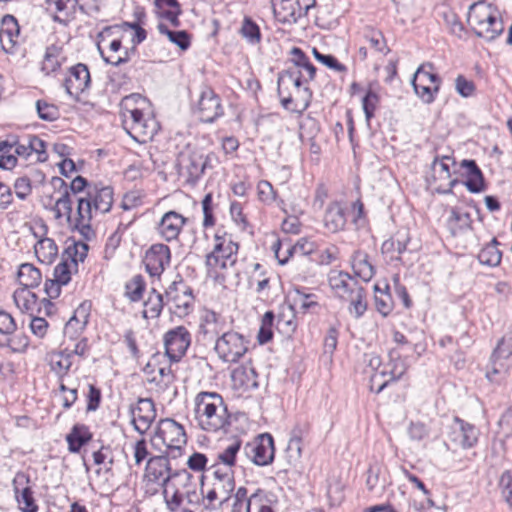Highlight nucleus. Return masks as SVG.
<instances>
[{
    "label": "nucleus",
    "instance_id": "55",
    "mask_svg": "<svg viewBox=\"0 0 512 512\" xmlns=\"http://www.w3.org/2000/svg\"><path fill=\"white\" fill-rule=\"evenodd\" d=\"M77 262L75 259L62 260L54 269V279L64 285L68 284L71 280V267H76Z\"/></svg>",
    "mask_w": 512,
    "mask_h": 512
},
{
    "label": "nucleus",
    "instance_id": "61",
    "mask_svg": "<svg viewBox=\"0 0 512 512\" xmlns=\"http://www.w3.org/2000/svg\"><path fill=\"white\" fill-rule=\"evenodd\" d=\"M499 487L501 489L502 498L508 504L509 509L512 511V475L511 472L504 471L499 479Z\"/></svg>",
    "mask_w": 512,
    "mask_h": 512
},
{
    "label": "nucleus",
    "instance_id": "27",
    "mask_svg": "<svg viewBox=\"0 0 512 512\" xmlns=\"http://www.w3.org/2000/svg\"><path fill=\"white\" fill-rule=\"evenodd\" d=\"M214 481L212 486L221 495V503L228 501L235 489L234 471L230 468H222L219 464L214 466Z\"/></svg>",
    "mask_w": 512,
    "mask_h": 512
},
{
    "label": "nucleus",
    "instance_id": "49",
    "mask_svg": "<svg viewBox=\"0 0 512 512\" xmlns=\"http://www.w3.org/2000/svg\"><path fill=\"white\" fill-rule=\"evenodd\" d=\"M364 39L376 52L387 54L390 50L381 31L369 28L364 32Z\"/></svg>",
    "mask_w": 512,
    "mask_h": 512
},
{
    "label": "nucleus",
    "instance_id": "34",
    "mask_svg": "<svg viewBox=\"0 0 512 512\" xmlns=\"http://www.w3.org/2000/svg\"><path fill=\"white\" fill-rule=\"evenodd\" d=\"M17 278L22 286L21 288L31 289L39 286L42 280V275L40 270L34 265L24 263L21 264L18 269Z\"/></svg>",
    "mask_w": 512,
    "mask_h": 512
},
{
    "label": "nucleus",
    "instance_id": "3",
    "mask_svg": "<svg viewBox=\"0 0 512 512\" xmlns=\"http://www.w3.org/2000/svg\"><path fill=\"white\" fill-rule=\"evenodd\" d=\"M195 418L201 429L217 432L229 425V413L222 396L216 392H200L195 397Z\"/></svg>",
    "mask_w": 512,
    "mask_h": 512
},
{
    "label": "nucleus",
    "instance_id": "48",
    "mask_svg": "<svg viewBox=\"0 0 512 512\" xmlns=\"http://www.w3.org/2000/svg\"><path fill=\"white\" fill-rule=\"evenodd\" d=\"M498 242L493 239L490 244L485 246L479 253L478 258L482 264L488 266H497L501 262L502 253L497 247Z\"/></svg>",
    "mask_w": 512,
    "mask_h": 512
},
{
    "label": "nucleus",
    "instance_id": "40",
    "mask_svg": "<svg viewBox=\"0 0 512 512\" xmlns=\"http://www.w3.org/2000/svg\"><path fill=\"white\" fill-rule=\"evenodd\" d=\"M374 303L376 310L384 317L388 316L394 307L392 296L389 293V285L382 289L378 284L374 285Z\"/></svg>",
    "mask_w": 512,
    "mask_h": 512
},
{
    "label": "nucleus",
    "instance_id": "59",
    "mask_svg": "<svg viewBox=\"0 0 512 512\" xmlns=\"http://www.w3.org/2000/svg\"><path fill=\"white\" fill-rule=\"evenodd\" d=\"M246 512H274L266 496L254 493L247 501Z\"/></svg>",
    "mask_w": 512,
    "mask_h": 512
},
{
    "label": "nucleus",
    "instance_id": "25",
    "mask_svg": "<svg viewBox=\"0 0 512 512\" xmlns=\"http://www.w3.org/2000/svg\"><path fill=\"white\" fill-rule=\"evenodd\" d=\"M460 168L464 170L462 174L466 178L464 185L469 192L477 194L486 190L484 175L475 160H462Z\"/></svg>",
    "mask_w": 512,
    "mask_h": 512
},
{
    "label": "nucleus",
    "instance_id": "54",
    "mask_svg": "<svg viewBox=\"0 0 512 512\" xmlns=\"http://www.w3.org/2000/svg\"><path fill=\"white\" fill-rule=\"evenodd\" d=\"M292 54L294 55L293 62L295 66L293 68H303L308 73V79L313 80L316 74L315 66L309 61V58L305 55V53L297 47L292 49Z\"/></svg>",
    "mask_w": 512,
    "mask_h": 512
},
{
    "label": "nucleus",
    "instance_id": "50",
    "mask_svg": "<svg viewBox=\"0 0 512 512\" xmlns=\"http://www.w3.org/2000/svg\"><path fill=\"white\" fill-rule=\"evenodd\" d=\"M145 280L142 275H135L125 285V295L133 302L139 301L145 290Z\"/></svg>",
    "mask_w": 512,
    "mask_h": 512
},
{
    "label": "nucleus",
    "instance_id": "12",
    "mask_svg": "<svg viewBox=\"0 0 512 512\" xmlns=\"http://www.w3.org/2000/svg\"><path fill=\"white\" fill-rule=\"evenodd\" d=\"M244 453L257 466L271 464L275 457L274 439L271 434L264 433L257 436L244 447Z\"/></svg>",
    "mask_w": 512,
    "mask_h": 512
},
{
    "label": "nucleus",
    "instance_id": "5",
    "mask_svg": "<svg viewBox=\"0 0 512 512\" xmlns=\"http://www.w3.org/2000/svg\"><path fill=\"white\" fill-rule=\"evenodd\" d=\"M214 247L205 257L207 277L217 283H223L226 279L223 271L233 267L237 261L238 243L234 242L231 236H214Z\"/></svg>",
    "mask_w": 512,
    "mask_h": 512
},
{
    "label": "nucleus",
    "instance_id": "37",
    "mask_svg": "<svg viewBox=\"0 0 512 512\" xmlns=\"http://www.w3.org/2000/svg\"><path fill=\"white\" fill-rule=\"evenodd\" d=\"M410 242L409 231L406 229L398 230L393 237L382 244L383 253L397 252L399 255L407 251Z\"/></svg>",
    "mask_w": 512,
    "mask_h": 512
},
{
    "label": "nucleus",
    "instance_id": "35",
    "mask_svg": "<svg viewBox=\"0 0 512 512\" xmlns=\"http://www.w3.org/2000/svg\"><path fill=\"white\" fill-rule=\"evenodd\" d=\"M344 301L349 302V312L355 318L362 317L367 310L366 292L361 285L356 286L353 291H350L349 296Z\"/></svg>",
    "mask_w": 512,
    "mask_h": 512
},
{
    "label": "nucleus",
    "instance_id": "29",
    "mask_svg": "<svg viewBox=\"0 0 512 512\" xmlns=\"http://www.w3.org/2000/svg\"><path fill=\"white\" fill-rule=\"evenodd\" d=\"M323 221L325 228L332 233L343 230L347 220L345 209L342 207L341 203H330L325 211Z\"/></svg>",
    "mask_w": 512,
    "mask_h": 512
},
{
    "label": "nucleus",
    "instance_id": "43",
    "mask_svg": "<svg viewBox=\"0 0 512 512\" xmlns=\"http://www.w3.org/2000/svg\"><path fill=\"white\" fill-rule=\"evenodd\" d=\"M163 307V295L157 292L155 289H152L148 299L144 302L143 317L146 319L158 318L163 310Z\"/></svg>",
    "mask_w": 512,
    "mask_h": 512
},
{
    "label": "nucleus",
    "instance_id": "45",
    "mask_svg": "<svg viewBox=\"0 0 512 512\" xmlns=\"http://www.w3.org/2000/svg\"><path fill=\"white\" fill-rule=\"evenodd\" d=\"M412 80L426 83V85L434 84V92H439L441 79L433 72V65L431 63L420 65L414 73Z\"/></svg>",
    "mask_w": 512,
    "mask_h": 512
},
{
    "label": "nucleus",
    "instance_id": "44",
    "mask_svg": "<svg viewBox=\"0 0 512 512\" xmlns=\"http://www.w3.org/2000/svg\"><path fill=\"white\" fill-rule=\"evenodd\" d=\"M157 28L161 34L166 35L170 42L177 45L181 50L185 51L190 47L191 37L187 31H172L163 23H159Z\"/></svg>",
    "mask_w": 512,
    "mask_h": 512
},
{
    "label": "nucleus",
    "instance_id": "46",
    "mask_svg": "<svg viewBox=\"0 0 512 512\" xmlns=\"http://www.w3.org/2000/svg\"><path fill=\"white\" fill-rule=\"evenodd\" d=\"M62 55V48L56 45H50L46 48L44 59L42 62V71L47 75L55 72L60 68V58Z\"/></svg>",
    "mask_w": 512,
    "mask_h": 512
},
{
    "label": "nucleus",
    "instance_id": "18",
    "mask_svg": "<svg viewBox=\"0 0 512 512\" xmlns=\"http://www.w3.org/2000/svg\"><path fill=\"white\" fill-rule=\"evenodd\" d=\"M131 424L141 435L145 434L156 418L155 404L151 398H139L130 406Z\"/></svg>",
    "mask_w": 512,
    "mask_h": 512
},
{
    "label": "nucleus",
    "instance_id": "42",
    "mask_svg": "<svg viewBox=\"0 0 512 512\" xmlns=\"http://www.w3.org/2000/svg\"><path fill=\"white\" fill-rule=\"evenodd\" d=\"M293 308H297L303 313H306L315 307L319 306L318 297L313 293H306L300 288H295L292 296Z\"/></svg>",
    "mask_w": 512,
    "mask_h": 512
},
{
    "label": "nucleus",
    "instance_id": "1",
    "mask_svg": "<svg viewBox=\"0 0 512 512\" xmlns=\"http://www.w3.org/2000/svg\"><path fill=\"white\" fill-rule=\"evenodd\" d=\"M51 184L59 193L52 207L55 219L65 218L72 230L78 231L85 239L94 236L92 220L98 215L108 213L113 205L114 192L111 186L93 184L85 190V195L77 198V209L73 213L67 183L60 177H53Z\"/></svg>",
    "mask_w": 512,
    "mask_h": 512
},
{
    "label": "nucleus",
    "instance_id": "56",
    "mask_svg": "<svg viewBox=\"0 0 512 512\" xmlns=\"http://www.w3.org/2000/svg\"><path fill=\"white\" fill-rule=\"evenodd\" d=\"M450 164L455 165L456 162L451 156L435 157L432 163V169L441 179H450Z\"/></svg>",
    "mask_w": 512,
    "mask_h": 512
},
{
    "label": "nucleus",
    "instance_id": "10",
    "mask_svg": "<svg viewBox=\"0 0 512 512\" xmlns=\"http://www.w3.org/2000/svg\"><path fill=\"white\" fill-rule=\"evenodd\" d=\"M167 303H172L175 313L179 316L188 315L194 304L192 288L177 275L176 279L168 286L165 292Z\"/></svg>",
    "mask_w": 512,
    "mask_h": 512
},
{
    "label": "nucleus",
    "instance_id": "28",
    "mask_svg": "<svg viewBox=\"0 0 512 512\" xmlns=\"http://www.w3.org/2000/svg\"><path fill=\"white\" fill-rule=\"evenodd\" d=\"M328 283L335 296L342 300L347 298L350 291H353V289L359 285L357 280L352 276L339 270L330 271L328 274Z\"/></svg>",
    "mask_w": 512,
    "mask_h": 512
},
{
    "label": "nucleus",
    "instance_id": "30",
    "mask_svg": "<svg viewBox=\"0 0 512 512\" xmlns=\"http://www.w3.org/2000/svg\"><path fill=\"white\" fill-rule=\"evenodd\" d=\"M351 263L355 275L364 282H369L375 275V267L366 252L362 250L355 251L352 255Z\"/></svg>",
    "mask_w": 512,
    "mask_h": 512
},
{
    "label": "nucleus",
    "instance_id": "4",
    "mask_svg": "<svg viewBox=\"0 0 512 512\" xmlns=\"http://www.w3.org/2000/svg\"><path fill=\"white\" fill-rule=\"evenodd\" d=\"M467 23L476 36L493 41L504 31L500 12L486 1H478L469 7Z\"/></svg>",
    "mask_w": 512,
    "mask_h": 512
},
{
    "label": "nucleus",
    "instance_id": "63",
    "mask_svg": "<svg viewBox=\"0 0 512 512\" xmlns=\"http://www.w3.org/2000/svg\"><path fill=\"white\" fill-rule=\"evenodd\" d=\"M411 84L414 88L417 96L426 104H431L434 102L436 94L438 92H434V86L430 87L426 85V83L418 82L415 80L411 81Z\"/></svg>",
    "mask_w": 512,
    "mask_h": 512
},
{
    "label": "nucleus",
    "instance_id": "53",
    "mask_svg": "<svg viewBox=\"0 0 512 512\" xmlns=\"http://www.w3.org/2000/svg\"><path fill=\"white\" fill-rule=\"evenodd\" d=\"M395 351H391L390 362L388 366L390 367L389 371H386L388 375H390L391 381L399 380L406 372L407 365L404 359H402L398 354L395 356Z\"/></svg>",
    "mask_w": 512,
    "mask_h": 512
},
{
    "label": "nucleus",
    "instance_id": "6",
    "mask_svg": "<svg viewBox=\"0 0 512 512\" xmlns=\"http://www.w3.org/2000/svg\"><path fill=\"white\" fill-rule=\"evenodd\" d=\"M158 441L166 447L171 459H177L182 455L187 442L184 427L171 418L161 419L152 439L154 445H157Z\"/></svg>",
    "mask_w": 512,
    "mask_h": 512
},
{
    "label": "nucleus",
    "instance_id": "22",
    "mask_svg": "<svg viewBox=\"0 0 512 512\" xmlns=\"http://www.w3.org/2000/svg\"><path fill=\"white\" fill-rule=\"evenodd\" d=\"M198 113L200 120L207 123H212L223 114L220 98L211 88L201 92Z\"/></svg>",
    "mask_w": 512,
    "mask_h": 512
},
{
    "label": "nucleus",
    "instance_id": "9",
    "mask_svg": "<svg viewBox=\"0 0 512 512\" xmlns=\"http://www.w3.org/2000/svg\"><path fill=\"white\" fill-rule=\"evenodd\" d=\"M512 332L504 335L498 342L490 358V368L486 377L490 382L500 383L512 365Z\"/></svg>",
    "mask_w": 512,
    "mask_h": 512
},
{
    "label": "nucleus",
    "instance_id": "58",
    "mask_svg": "<svg viewBox=\"0 0 512 512\" xmlns=\"http://www.w3.org/2000/svg\"><path fill=\"white\" fill-rule=\"evenodd\" d=\"M93 461L96 465H104L105 472H110L114 464L111 447L102 445L98 450L94 451Z\"/></svg>",
    "mask_w": 512,
    "mask_h": 512
},
{
    "label": "nucleus",
    "instance_id": "19",
    "mask_svg": "<svg viewBox=\"0 0 512 512\" xmlns=\"http://www.w3.org/2000/svg\"><path fill=\"white\" fill-rule=\"evenodd\" d=\"M187 223L188 218L177 211L170 210L162 215L155 229L162 240L166 242H173L179 239V236Z\"/></svg>",
    "mask_w": 512,
    "mask_h": 512
},
{
    "label": "nucleus",
    "instance_id": "33",
    "mask_svg": "<svg viewBox=\"0 0 512 512\" xmlns=\"http://www.w3.org/2000/svg\"><path fill=\"white\" fill-rule=\"evenodd\" d=\"M91 438L92 434L88 427L80 424L74 425L71 432L66 436L69 451L72 453H78Z\"/></svg>",
    "mask_w": 512,
    "mask_h": 512
},
{
    "label": "nucleus",
    "instance_id": "23",
    "mask_svg": "<svg viewBox=\"0 0 512 512\" xmlns=\"http://www.w3.org/2000/svg\"><path fill=\"white\" fill-rule=\"evenodd\" d=\"M91 83L88 67L83 63L72 66L69 75L65 80V89L70 96H79L85 92Z\"/></svg>",
    "mask_w": 512,
    "mask_h": 512
},
{
    "label": "nucleus",
    "instance_id": "11",
    "mask_svg": "<svg viewBox=\"0 0 512 512\" xmlns=\"http://www.w3.org/2000/svg\"><path fill=\"white\" fill-rule=\"evenodd\" d=\"M277 19L283 24H294L316 5V0H271Z\"/></svg>",
    "mask_w": 512,
    "mask_h": 512
},
{
    "label": "nucleus",
    "instance_id": "13",
    "mask_svg": "<svg viewBox=\"0 0 512 512\" xmlns=\"http://www.w3.org/2000/svg\"><path fill=\"white\" fill-rule=\"evenodd\" d=\"M165 354L171 362H178L191 344V334L185 326L168 330L163 336Z\"/></svg>",
    "mask_w": 512,
    "mask_h": 512
},
{
    "label": "nucleus",
    "instance_id": "38",
    "mask_svg": "<svg viewBox=\"0 0 512 512\" xmlns=\"http://www.w3.org/2000/svg\"><path fill=\"white\" fill-rule=\"evenodd\" d=\"M14 138L9 135L5 140L0 141V169L10 171L16 167L18 159L14 153Z\"/></svg>",
    "mask_w": 512,
    "mask_h": 512
},
{
    "label": "nucleus",
    "instance_id": "7",
    "mask_svg": "<svg viewBox=\"0 0 512 512\" xmlns=\"http://www.w3.org/2000/svg\"><path fill=\"white\" fill-rule=\"evenodd\" d=\"M250 341L239 332L230 330L216 339L214 351L218 358L229 364L238 363L248 352Z\"/></svg>",
    "mask_w": 512,
    "mask_h": 512
},
{
    "label": "nucleus",
    "instance_id": "39",
    "mask_svg": "<svg viewBox=\"0 0 512 512\" xmlns=\"http://www.w3.org/2000/svg\"><path fill=\"white\" fill-rule=\"evenodd\" d=\"M16 306L23 312L33 313L38 309L37 295L27 288H19L13 293Z\"/></svg>",
    "mask_w": 512,
    "mask_h": 512
},
{
    "label": "nucleus",
    "instance_id": "16",
    "mask_svg": "<svg viewBox=\"0 0 512 512\" xmlns=\"http://www.w3.org/2000/svg\"><path fill=\"white\" fill-rule=\"evenodd\" d=\"M479 434V430L473 424L456 416L449 427L448 439L462 449H470L477 444Z\"/></svg>",
    "mask_w": 512,
    "mask_h": 512
},
{
    "label": "nucleus",
    "instance_id": "52",
    "mask_svg": "<svg viewBox=\"0 0 512 512\" xmlns=\"http://www.w3.org/2000/svg\"><path fill=\"white\" fill-rule=\"evenodd\" d=\"M295 310L289 306L287 311H283L277 318V329L283 333L290 334L296 330Z\"/></svg>",
    "mask_w": 512,
    "mask_h": 512
},
{
    "label": "nucleus",
    "instance_id": "14",
    "mask_svg": "<svg viewBox=\"0 0 512 512\" xmlns=\"http://www.w3.org/2000/svg\"><path fill=\"white\" fill-rule=\"evenodd\" d=\"M172 490H179V495L195 508H198L204 498L202 489L193 475L186 469H180L175 475V480L169 485Z\"/></svg>",
    "mask_w": 512,
    "mask_h": 512
},
{
    "label": "nucleus",
    "instance_id": "2",
    "mask_svg": "<svg viewBox=\"0 0 512 512\" xmlns=\"http://www.w3.org/2000/svg\"><path fill=\"white\" fill-rule=\"evenodd\" d=\"M145 100L139 94H131L121 102L122 126L127 134L138 143H146L153 139L159 125L156 119L143 113L138 104Z\"/></svg>",
    "mask_w": 512,
    "mask_h": 512
},
{
    "label": "nucleus",
    "instance_id": "32",
    "mask_svg": "<svg viewBox=\"0 0 512 512\" xmlns=\"http://www.w3.org/2000/svg\"><path fill=\"white\" fill-rule=\"evenodd\" d=\"M289 86H293L297 93H303L301 91L303 86L301 70L290 67L279 74L277 88L278 95L282 96L283 92H285Z\"/></svg>",
    "mask_w": 512,
    "mask_h": 512
},
{
    "label": "nucleus",
    "instance_id": "36",
    "mask_svg": "<svg viewBox=\"0 0 512 512\" xmlns=\"http://www.w3.org/2000/svg\"><path fill=\"white\" fill-rule=\"evenodd\" d=\"M447 225L453 235L468 230L472 225L471 215L459 208H452L447 219Z\"/></svg>",
    "mask_w": 512,
    "mask_h": 512
},
{
    "label": "nucleus",
    "instance_id": "41",
    "mask_svg": "<svg viewBox=\"0 0 512 512\" xmlns=\"http://www.w3.org/2000/svg\"><path fill=\"white\" fill-rule=\"evenodd\" d=\"M50 366L51 370L62 381L72 366L71 353H68V349L66 348L58 353H53L51 355Z\"/></svg>",
    "mask_w": 512,
    "mask_h": 512
},
{
    "label": "nucleus",
    "instance_id": "21",
    "mask_svg": "<svg viewBox=\"0 0 512 512\" xmlns=\"http://www.w3.org/2000/svg\"><path fill=\"white\" fill-rule=\"evenodd\" d=\"M225 319L212 310H205L201 316L199 338L204 342H214L225 333Z\"/></svg>",
    "mask_w": 512,
    "mask_h": 512
},
{
    "label": "nucleus",
    "instance_id": "20",
    "mask_svg": "<svg viewBox=\"0 0 512 512\" xmlns=\"http://www.w3.org/2000/svg\"><path fill=\"white\" fill-rule=\"evenodd\" d=\"M12 486L20 510L22 512H38L39 507L30 486L29 475L22 471L17 472L13 478Z\"/></svg>",
    "mask_w": 512,
    "mask_h": 512
},
{
    "label": "nucleus",
    "instance_id": "57",
    "mask_svg": "<svg viewBox=\"0 0 512 512\" xmlns=\"http://www.w3.org/2000/svg\"><path fill=\"white\" fill-rule=\"evenodd\" d=\"M275 315L272 311H267L262 318L261 326L258 333V341L261 344L269 342L273 337L272 327Z\"/></svg>",
    "mask_w": 512,
    "mask_h": 512
},
{
    "label": "nucleus",
    "instance_id": "47",
    "mask_svg": "<svg viewBox=\"0 0 512 512\" xmlns=\"http://www.w3.org/2000/svg\"><path fill=\"white\" fill-rule=\"evenodd\" d=\"M242 441L238 438H234L221 452L218 454V460L220 464H223V468H230L235 465L236 457L241 449Z\"/></svg>",
    "mask_w": 512,
    "mask_h": 512
},
{
    "label": "nucleus",
    "instance_id": "51",
    "mask_svg": "<svg viewBox=\"0 0 512 512\" xmlns=\"http://www.w3.org/2000/svg\"><path fill=\"white\" fill-rule=\"evenodd\" d=\"M240 34L250 44H258L261 41L260 28L250 17H244Z\"/></svg>",
    "mask_w": 512,
    "mask_h": 512
},
{
    "label": "nucleus",
    "instance_id": "62",
    "mask_svg": "<svg viewBox=\"0 0 512 512\" xmlns=\"http://www.w3.org/2000/svg\"><path fill=\"white\" fill-rule=\"evenodd\" d=\"M379 100L378 94L371 89L368 90L366 95L363 97L362 108L367 121L374 117Z\"/></svg>",
    "mask_w": 512,
    "mask_h": 512
},
{
    "label": "nucleus",
    "instance_id": "64",
    "mask_svg": "<svg viewBox=\"0 0 512 512\" xmlns=\"http://www.w3.org/2000/svg\"><path fill=\"white\" fill-rule=\"evenodd\" d=\"M11 138H14V153L15 156L18 158L28 159L29 156L32 155L29 135L23 138H20L17 135H11Z\"/></svg>",
    "mask_w": 512,
    "mask_h": 512
},
{
    "label": "nucleus",
    "instance_id": "26",
    "mask_svg": "<svg viewBox=\"0 0 512 512\" xmlns=\"http://www.w3.org/2000/svg\"><path fill=\"white\" fill-rule=\"evenodd\" d=\"M40 230L41 233H33L36 238H39L34 245L35 255L41 263L49 265L56 259L58 247L53 239L44 237L47 233V226L45 224L41 225Z\"/></svg>",
    "mask_w": 512,
    "mask_h": 512
},
{
    "label": "nucleus",
    "instance_id": "15",
    "mask_svg": "<svg viewBox=\"0 0 512 512\" xmlns=\"http://www.w3.org/2000/svg\"><path fill=\"white\" fill-rule=\"evenodd\" d=\"M171 457L166 455H159L151 457L146 464V476L149 480L159 484L162 489L169 487L175 480V475L179 470H173L170 464Z\"/></svg>",
    "mask_w": 512,
    "mask_h": 512
},
{
    "label": "nucleus",
    "instance_id": "17",
    "mask_svg": "<svg viewBox=\"0 0 512 512\" xmlns=\"http://www.w3.org/2000/svg\"><path fill=\"white\" fill-rule=\"evenodd\" d=\"M171 250L163 243H156L146 251L143 263L151 277L160 278L166 267L170 265Z\"/></svg>",
    "mask_w": 512,
    "mask_h": 512
},
{
    "label": "nucleus",
    "instance_id": "31",
    "mask_svg": "<svg viewBox=\"0 0 512 512\" xmlns=\"http://www.w3.org/2000/svg\"><path fill=\"white\" fill-rule=\"evenodd\" d=\"M162 496L166 509L169 512H195L197 509L187 503L186 500L179 495V490L164 487V489H162Z\"/></svg>",
    "mask_w": 512,
    "mask_h": 512
},
{
    "label": "nucleus",
    "instance_id": "60",
    "mask_svg": "<svg viewBox=\"0 0 512 512\" xmlns=\"http://www.w3.org/2000/svg\"><path fill=\"white\" fill-rule=\"evenodd\" d=\"M36 110L40 119L44 121H55L59 118V109L44 100H38L36 102Z\"/></svg>",
    "mask_w": 512,
    "mask_h": 512
},
{
    "label": "nucleus",
    "instance_id": "24",
    "mask_svg": "<svg viewBox=\"0 0 512 512\" xmlns=\"http://www.w3.org/2000/svg\"><path fill=\"white\" fill-rule=\"evenodd\" d=\"M20 27L16 18L12 15H5L0 24V45L5 53H15L19 44Z\"/></svg>",
    "mask_w": 512,
    "mask_h": 512
},
{
    "label": "nucleus",
    "instance_id": "8",
    "mask_svg": "<svg viewBox=\"0 0 512 512\" xmlns=\"http://www.w3.org/2000/svg\"><path fill=\"white\" fill-rule=\"evenodd\" d=\"M208 162L209 157L201 150L187 147L177 159L179 174L185 178L186 183L194 186L202 178Z\"/></svg>",
    "mask_w": 512,
    "mask_h": 512
}]
</instances>
